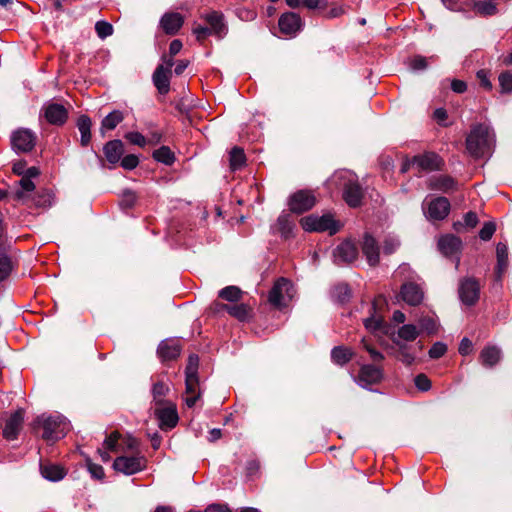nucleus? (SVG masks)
<instances>
[{
    "instance_id": "54",
    "label": "nucleus",
    "mask_w": 512,
    "mask_h": 512,
    "mask_svg": "<svg viewBox=\"0 0 512 512\" xmlns=\"http://www.w3.org/2000/svg\"><path fill=\"white\" fill-rule=\"evenodd\" d=\"M192 33L196 36V40L199 43H203L208 36L212 35L208 27L202 26L197 23L193 24Z\"/></svg>"
},
{
    "instance_id": "3",
    "label": "nucleus",
    "mask_w": 512,
    "mask_h": 512,
    "mask_svg": "<svg viewBox=\"0 0 512 512\" xmlns=\"http://www.w3.org/2000/svg\"><path fill=\"white\" fill-rule=\"evenodd\" d=\"M301 227L307 232H328L330 235L336 234L340 231L342 224L334 219L330 213L322 216L309 215L300 220Z\"/></svg>"
},
{
    "instance_id": "23",
    "label": "nucleus",
    "mask_w": 512,
    "mask_h": 512,
    "mask_svg": "<svg viewBox=\"0 0 512 512\" xmlns=\"http://www.w3.org/2000/svg\"><path fill=\"white\" fill-rule=\"evenodd\" d=\"M184 24V17L178 12L165 13L160 19V27L167 35H175Z\"/></svg>"
},
{
    "instance_id": "8",
    "label": "nucleus",
    "mask_w": 512,
    "mask_h": 512,
    "mask_svg": "<svg viewBox=\"0 0 512 512\" xmlns=\"http://www.w3.org/2000/svg\"><path fill=\"white\" fill-rule=\"evenodd\" d=\"M384 378L382 366L364 364L360 367L356 382L363 388L381 383Z\"/></svg>"
},
{
    "instance_id": "63",
    "label": "nucleus",
    "mask_w": 512,
    "mask_h": 512,
    "mask_svg": "<svg viewBox=\"0 0 512 512\" xmlns=\"http://www.w3.org/2000/svg\"><path fill=\"white\" fill-rule=\"evenodd\" d=\"M451 89L455 93L462 94L467 91V83L463 80L453 79L451 81Z\"/></svg>"
},
{
    "instance_id": "22",
    "label": "nucleus",
    "mask_w": 512,
    "mask_h": 512,
    "mask_svg": "<svg viewBox=\"0 0 512 512\" xmlns=\"http://www.w3.org/2000/svg\"><path fill=\"white\" fill-rule=\"evenodd\" d=\"M295 223L289 213H281L276 223L272 226L274 234H279L283 239L287 240L294 237Z\"/></svg>"
},
{
    "instance_id": "10",
    "label": "nucleus",
    "mask_w": 512,
    "mask_h": 512,
    "mask_svg": "<svg viewBox=\"0 0 512 512\" xmlns=\"http://www.w3.org/2000/svg\"><path fill=\"white\" fill-rule=\"evenodd\" d=\"M41 111L45 120L51 125L63 126L68 120V109L62 104L47 102Z\"/></svg>"
},
{
    "instance_id": "50",
    "label": "nucleus",
    "mask_w": 512,
    "mask_h": 512,
    "mask_svg": "<svg viewBox=\"0 0 512 512\" xmlns=\"http://www.w3.org/2000/svg\"><path fill=\"white\" fill-rule=\"evenodd\" d=\"M496 231V224L493 221L484 223L479 231V237L483 241H489Z\"/></svg>"
},
{
    "instance_id": "20",
    "label": "nucleus",
    "mask_w": 512,
    "mask_h": 512,
    "mask_svg": "<svg viewBox=\"0 0 512 512\" xmlns=\"http://www.w3.org/2000/svg\"><path fill=\"white\" fill-rule=\"evenodd\" d=\"M364 193L360 184L355 180H349L343 187V199L349 207L356 208L362 204Z\"/></svg>"
},
{
    "instance_id": "46",
    "label": "nucleus",
    "mask_w": 512,
    "mask_h": 512,
    "mask_svg": "<svg viewBox=\"0 0 512 512\" xmlns=\"http://www.w3.org/2000/svg\"><path fill=\"white\" fill-rule=\"evenodd\" d=\"M501 93L512 92V71H504L498 77Z\"/></svg>"
},
{
    "instance_id": "33",
    "label": "nucleus",
    "mask_w": 512,
    "mask_h": 512,
    "mask_svg": "<svg viewBox=\"0 0 512 512\" xmlns=\"http://www.w3.org/2000/svg\"><path fill=\"white\" fill-rule=\"evenodd\" d=\"M501 352L495 346H487L480 352V362L486 367H492L500 360Z\"/></svg>"
},
{
    "instance_id": "55",
    "label": "nucleus",
    "mask_w": 512,
    "mask_h": 512,
    "mask_svg": "<svg viewBox=\"0 0 512 512\" xmlns=\"http://www.w3.org/2000/svg\"><path fill=\"white\" fill-rule=\"evenodd\" d=\"M447 352V346L442 342H436L429 349V357L432 359H439Z\"/></svg>"
},
{
    "instance_id": "18",
    "label": "nucleus",
    "mask_w": 512,
    "mask_h": 512,
    "mask_svg": "<svg viewBox=\"0 0 512 512\" xmlns=\"http://www.w3.org/2000/svg\"><path fill=\"white\" fill-rule=\"evenodd\" d=\"M24 422V410L22 408L13 412L6 420L3 428V437L8 441L17 439Z\"/></svg>"
},
{
    "instance_id": "61",
    "label": "nucleus",
    "mask_w": 512,
    "mask_h": 512,
    "mask_svg": "<svg viewBox=\"0 0 512 512\" xmlns=\"http://www.w3.org/2000/svg\"><path fill=\"white\" fill-rule=\"evenodd\" d=\"M472 349H473L472 341L470 339H468L467 337H464L459 344V348H458L459 353L461 355L465 356V355L470 354L472 352Z\"/></svg>"
},
{
    "instance_id": "44",
    "label": "nucleus",
    "mask_w": 512,
    "mask_h": 512,
    "mask_svg": "<svg viewBox=\"0 0 512 512\" xmlns=\"http://www.w3.org/2000/svg\"><path fill=\"white\" fill-rule=\"evenodd\" d=\"M419 325L422 331L429 335L436 334L438 331L437 321L430 316H424L419 319Z\"/></svg>"
},
{
    "instance_id": "27",
    "label": "nucleus",
    "mask_w": 512,
    "mask_h": 512,
    "mask_svg": "<svg viewBox=\"0 0 512 512\" xmlns=\"http://www.w3.org/2000/svg\"><path fill=\"white\" fill-rule=\"evenodd\" d=\"M171 70L159 65L153 73V83L158 92L166 95L170 90Z\"/></svg>"
},
{
    "instance_id": "24",
    "label": "nucleus",
    "mask_w": 512,
    "mask_h": 512,
    "mask_svg": "<svg viewBox=\"0 0 512 512\" xmlns=\"http://www.w3.org/2000/svg\"><path fill=\"white\" fill-rule=\"evenodd\" d=\"M461 247V239L452 234L444 235L438 241V248L446 257L458 256Z\"/></svg>"
},
{
    "instance_id": "2",
    "label": "nucleus",
    "mask_w": 512,
    "mask_h": 512,
    "mask_svg": "<svg viewBox=\"0 0 512 512\" xmlns=\"http://www.w3.org/2000/svg\"><path fill=\"white\" fill-rule=\"evenodd\" d=\"M199 357L191 354L188 357L185 368V395L184 401L189 408H192L201 396L198 377Z\"/></svg>"
},
{
    "instance_id": "29",
    "label": "nucleus",
    "mask_w": 512,
    "mask_h": 512,
    "mask_svg": "<svg viewBox=\"0 0 512 512\" xmlns=\"http://www.w3.org/2000/svg\"><path fill=\"white\" fill-rule=\"evenodd\" d=\"M41 475L49 481H60L67 475V469L55 463H44L40 465Z\"/></svg>"
},
{
    "instance_id": "48",
    "label": "nucleus",
    "mask_w": 512,
    "mask_h": 512,
    "mask_svg": "<svg viewBox=\"0 0 512 512\" xmlns=\"http://www.w3.org/2000/svg\"><path fill=\"white\" fill-rule=\"evenodd\" d=\"M137 201V195L132 190H125L121 196L120 206L122 209H131Z\"/></svg>"
},
{
    "instance_id": "43",
    "label": "nucleus",
    "mask_w": 512,
    "mask_h": 512,
    "mask_svg": "<svg viewBox=\"0 0 512 512\" xmlns=\"http://www.w3.org/2000/svg\"><path fill=\"white\" fill-rule=\"evenodd\" d=\"M13 269L14 264L12 259L5 254L0 255V282L6 280Z\"/></svg>"
},
{
    "instance_id": "49",
    "label": "nucleus",
    "mask_w": 512,
    "mask_h": 512,
    "mask_svg": "<svg viewBox=\"0 0 512 512\" xmlns=\"http://www.w3.org/2000/svg\"><path fill=\"white\" fill-rule=\"evenodd\" d=\"M121 438V434L118 431H113L110 435L106 437L104 440L103 446L104 449L112 452L117 451L118 441Z\"/></svg>"
},
{
    "instance_id": "36",
    "label": "nucleus",
    "mask_w": 512,
    "mask_h": 512,
    "mask_svg": "<svg viewBox=\"0 0 512 512\" xmlns=\"http://www.w3.org/2000/svg\"><path fill=\"white\" fill-rule=\"evenodd\" d=\"M393 343L398 347L397 352L394 354L395 357L407 366H410L415 361V355L409 351L407 344L394 339Z\"/></svg>"
},
{
    "instance_id": "42",
    "label": "nucleus",
    "mask_w": 512,
    "mask_h": 512,
    "mask_svg": "<svg viewBox=\"0 0 512 512\" xmlns=\"http://www.w3.org/2000/svg\"><path fill=\"white\" fill-rule=\"evenodd\" d=\"M479 222L478 216L475 212L469 211L463 217V222L454 223V229L457 232H460V228L466 227L469 229H473L477 226Z\"/></svg>"
},
{
    "instance_id": "7",
    "label": "nucleus",
    "mask_w": 512,
    "mask_h": 512,
    "mask_svg": "<svg viewBox=\"0 0 512 512\" xmlns=\"http://www.w3.org/2000/svg\"><path fill=\"white\" fill-rule=\"evenodd\" d=\"M36 141L37 135L28 128H18L10 136L11 147L17 153L32 151Z\"/></svg>"
},
{
    "instance_id": "34",
    "label": "nucleus",
    "mask_w": 512,
    "mask_h": 512,
    "mask_svg": "<svg viewBox=\"0 0 512 512\" xmlns=\"http://www.w3.org/2000/svg\"><path fill=\"white\" fill-rule=\"evenodd\" d=\"M223 307L225 308V311L229 313V315L242 322L249 319L252 311L251 307L245 303Z\"/></svg>"
},
{
    "instance_id": "28",
    "label": "nucleus",
    "mask_w": 512,
    "mask_h": 512,
    "mask_svg": "<svg viewBox=\"0 0 512 512\" xmlns=\"http://www.w3.org/2000/svg\"><path fill=\"white\" fill-rule=\"evenodd\" d=\"M103 153L110 164H117L124 154V144L121 140L108 141L103 147Z\"/></svg>"
},
{
    "instance_id": "13",
    "label": "nucleus",
    "mask_w": 512,
    "mask_h": 512,
    "mask_svg": "<svg viewBox=\"0 0 512 512\" xmlns=\"http://www.w3.org/2000/svg\"><path fill=\"white\" fill-rule=\"evenodd\" d=\"M201 18L209 25L208 29L213 36L222 39L227 35L228 26L222 12L211 11L201 15Z\"/></svg>"
},
{
    "instance_id": "16",
    "label": "nucleus",
    "mask_w": 512,
    "mask_h": 512,
    "mask_svg": "<svg viewBox=\"0 0 512 512\" xmlns=\"http://www.w3.org/2000/svg\"><path fill=\"white\" fill-rule=\"evenodd\" d=\"M450 207V202L446 197H436L428 203L426 216L432 221L443 220L448 216Z\"/></svg>"
},
{
    "instance_id": "45",
    "label": "nucleus",
    "mask_w": 512,
    "mask_h": 512,
    "mask_svg": "<svg viewBox=\"0 0 512 512\" xmlns=\"http://www.w3.org/2000/svg\"><path fill=\"white\" fill-rule=\"evenodd\" d=\"M168 392L169 387L167 384H165L163 381L156 382L152 388V395L154 400L156 401V404H163L162 398L165 397Z\"/></svg>"
},
{
    "instance_id": "26",
    "label": "nucleus",
    "mask_w": 512,
    "mask_h": 512,
    "mask_svg": "<svg viewBox=\"0 0 512 512\" xmlns=\"http://www.w3.org/2000/svg\"><path fill=\"white\" fill-rule=\"evenodd\" d=\"M428 188L443 193H451L458 189L457 181L448 175L432 177L428 182Z\"/></svg>"
},
{
    "instance_id": "56",
    "label": "nucleus",
    "mask_w": 512,
    "mask_h": 512,
    "mask_svg": "<svg viewBox=\"0 0 512 512\" xmlns=\"http://www.w3.org/2000/svg\"><path fill=\"white\" fill-rule=\"evenodd\" d=\"M362 344L364 349L369 353L373 362L379 363L384 360V355L377 351L371 344L367 343L365 338L362 339Z\"/></svg>"
},
{
    "instance_id": "64",
    "label": "nucleus",
    "mask_w": 512,
    "mask_h": 512,
    "mask_svg": "<svg viewBox=\"0 0 512 512\" xmlns=\"http://www.w3.org/2000/svg\"><path fill=\"white\" fill-rule=\"evenodd\" d=\"M205 512H231L227 504H210L206 507Z\"/></svg>"
},
{
    "instance_id": "31",
    "label": "nucleus",
    "mask_w": 512,
    "mask_h": 512,
    "mask_svg": "<svg viewBox=\"0 0 512 512\" xmlns=\"http://www.w3.org/2000/svg\"><path fill=\"white\" fill-rule=\"evenodd\" d=\"M77 128L81 134L80 144L82 147H86L91 142V127L92 121L91 118L87 115H81L77 119Z\"/></svg>"
},
{
    "instance_id": "32",
    "label": "nucleus",
    "mask_w": 512,
    "mask_h": 512,
    "mask_svg": "<svg viewBox=\"0 0 512 512\" xmlns=\"http://www.w3.org/2000/svg\"><path fill=\"white\" fill-rule=\"evenodd\" d=\"M473 10L483 17L494 16L498 13L496 0H474Z\"/></svg>"
},
{
    "instance_id": "19",
    "label": "nucleus",
    "mask_w": 512,
    "mask_h": 512,
    "mask_svg": "<svg viewBox=\"0 0 512 512\" xmlns=\"http://www.w3.org/2000/svg\"><path fill=\"white\" fill-rule=\"evenodd\" d=\"M182 346L178 339L170 338L160 342L157 348V354L161 361H172L179 357Z\"/></svg>"
},
{
    "instance_id": "41",
    "label": "nucleus",
    "mask_w": 512,
    "mask_h": 512,
    "mask_svg": "<svg viewBox=\"0 0 512 512\" xmlns=\"http://www.w3.org/2000/svg\"><path fill=\"white\" fill-rule=\"evenodd\" d=\"M398 337L404 341H414L419 336V330L413 324H405L398 329Z\"/></svg>"
},
{
    "instance_id": "58",
    "label": "nucleus",
    "mask_w": 512,
    "mask_h": 512,
    "mask_svg": "<svg viewBox=\"0 0 512 512\" xmlns=\"http://www.w3.org/2000/svg\"><path fill=\"white\" fill-rule=\"evenodd\" d=\"M428 67V58L416 55L410 60V68L413 70H424Z\"/></svg>"
},
{
    "instance_id": "47",
    "label": "nucleus",
    "mask_w": 512,
    "mask_h": 512,
    "mask_svg": "<svg viewBox=\"0 0 512 512\" xmlns=\"http://www.w3.org/2000/svg\"><path fill=\"white\" fill-rule=\"evenodd\" d=\"M95 31L99 38L105 39L113 34V26L107 21H97Z\"/></svg>"
},
{
    "instance_id": "25",
    "label": "nucleus",
    "mask_w": 512,
    "mask_h": 512,
    "mask_svg": "<svg viewBox=\"0 0 512 512\" xmlns=\"http://www.w3.org/2000/svg\"><path fill=\"white\" fill-rule=\"evenodd\" d=\"M362 252L370 266H376L379 263V246L376 239L369 233L364 234Z\"/></svg>"
},
{
    "instance_id": "60",
    "label": "nucleus",
    "mask_w": 512,
    "mask_h": 512,
    "mask_svg": "<svg viewBox=\"0 0 512 512\" xmlns=\"http://www.w3.org/2000/svg\"><path fill=\"white\" fill-rule=\"evenodd\" d=\"M399 246V242L393 238H387L383 243V251L385 254H392Z\"/></svg>"
},
{
    "instance_id": "62",
    "label": "nucleus",
    "mask_w": 512,
    "mask_h": 512,
    "mask_svg": "<svg viewBox=\"0 0 512 512\" xmlns=\"http://www.w3.org/2000/svg\"><path fill=\"white\" fill-rule=\"evenodd\" d=\"M51 194L48 192H43L41 194H38L37 198L35 199L36 206L39 207H45L51 205Z\"/></svg>"
},
{
    "instance_id": "5",
    "label": "nucleus",
    "mask_w": 512,
    "mask_h": 512,
    "mask_svg": "<svg viewBox=\"0 0 512 512\" xmlns=\"http://www.w3.org/2000/svg\"><path fill=\"white\" fill-rule=\"evenodd\" d=\"M37 422L43 428L42 438L46 441H57L68 431V424L58 416L39 417Z\"/></svg>"
},
{
    "instance_id": "14",
    "label": "nucleus",
    "mask_w": 512,
    "mask_h": 512,
    "mask_svg": "<svg viewBox=\"0 0 512 512\" xmlns=\"http://www.w3.org/2000/svg\"><path fill=\"white\" fill-rule=\"evenodd\" d=\"M458 292L461 301L467 306H472L479 299L480 285L476 279L466 278L460 282Z\"/></svg>"
},
{
    "instance_id": "21",
    "label": "nucleus",
    "mask_w": 512,
    "mask_h": 512,
    "mask_svg": "<svg viewBox=\"0 0 512 512\" xmlns=\"http://www.w3.org/2000/svg\"><path fill=\"white\" fill-rule=\"evenodd\" d=\"M400 294L403 301L410 306L420 305L424 298L423 289L420 285L413 282L404 283L401 286Z\"/></svg>"
},
{
    "instance_id": "39",
    "label": "nucleus",
    "mask_w": 512,
    "mask_h": 512,
    "mask_svg": "<svg viewBox=\"0 0 512 512\" xmlns=\"http://www.w3.org/2000/svg\"><path fill=\"white\" fill-rule=\"evenodd\" d=\"M152 157L157 162L171 166L175 160V154L168 146H161L160 148L153 151Z\"/></svg>"
},
{
    "instance_id": "6",
    "label": "nucleus",
    "mask_w": 512,
    "mask_h": 512,
    "mask_svg": "<svg viewBox=\"0 0 512 512\" xmlns=\"http://www.w3.org/2000/svg\"><path fill=\"white\" fill-rule=\"evenodd\" d=\"M317 203L312 190L302 189L294 192L288 199V207L292 213L302 214L311 210Z\"/></svg>"
},
{
    "instance_id": "40",
    "label": "nucleus",
    "mask_w": 512,
    "mask_h": 512,
    "mask_svg": "<svg viewBox=\"0 0 512 512\" xmlns=\"http://www.w3.org/2000/svg\"><path fill=\"white\" fill-rule=\"evenodd\" d=\"M243 291L237 286H226L218 292V297L228 302H238L242 299Z\"/></svg>"
},
{
    "instance_id": "30",
    "label": "nucleus",
    "mask_w": 512,
    "mask_h": 512,
    "mask_svg": "<svg viewBox=\"0 0 512 512\" xmlns=\"http://www.w3.org/2000/svg\"><path fill=\"white\" fill-rule=\"evenodd\" d=\"M496 258L495 274L497 280H501L508 267V247L505 243L499 242L496 245Z\"/></svg>"
},
{
    "instance_id": "17",
    "label": "nucleus",
    "mask_w": 512,
    "mask_h": 512,
    "mask_svg": "<svg viewBox=\"0 0 512 512\" xmlns=\"http://www.w3.org/2000/svg\"><path fill=\"white\" fill-rule=\"evenodd\" d=\"M334 262L337 265L349 264L355 261L358 257V248L350 240L340 243L333 252Z\"/></svg>"
},
{
    "instance_id": "51",
    "label": "nucleus",
    "mask_w": 512,
    "mask_h": 512,
    "mask_svg": "<svg viewBox=\"0 0 512 512\" xmlns=\"http://www.w3.org/2000/svg\"><path fill=\"white\" fill-rule=\"evenodd\" d=\"M124 137L131 144L137 145L139 147H144L147 144L146 137L137 131L128 132Z\"/></svg>"
},
{
    "instance_id": "4",
    "label": "nucleus",
    "mask_w": 512,
    "mask_h": 512,
    "mask_svg": "<svg viewBox=\"0 0 512 512\" xmlns=\"http://www.w3.org/2000/svg\"><path fill=\"white\" fill-rule=\"evenodd\" d=\"M294 286L292 282L285 278H278L268 293V302L276 309H282L287 302L293 298Z\"/></svg>"
},
{
    "instance_id": "53",
    "label": "nucleus",
    "mask_w": 512,
    "mask_h": 512,
    "mask_svg": "<svg viewBox=\"0 0 512 512\" xmlns=\"http://www.w3.org/2000/svg\"><path fill=\"white\" fill-rule=\"evenodd\" d=\"M87 469L94 479L102 480L105 476L104 469L101 465L93 463L90 459L86 460Z\"/></svg>"
},
{
    "instance_id": "11",
    "label": "nucleus",
    "mask_w": 512,
    "mask_h": 512,
    "mask_svg": "<svg viewBox=\"0 0 512 512\" xmlns=\"http://www.w3.org/2000/svg\"><path fill=\"white\" fill-rule=\"evenodd\" d=\"M303 25L300 15L294 12L283 13L278 20L281 33L290 38L295 37L302 30Z\"/></svg>"
},
{
    "instance_id": "12",
    "label": "nucleus",
    "mask_w": 512,
    "mask_h": 512,
    "mask_svg": "<svg viewBox=\"0 0 512 512\" xmlns=\"http://www.w3.org/2000/svg\"><path fill=\"white\" fill-rule=\"evenodd\" d=\"M155 417L159 421V427L161 430L173 429L179 421L176 405L173 403H167L164 407H158L154 411Z\"/></svg>"
},
{
    "instance_id": "1",
    "label": "nucleus",
    "mask_w": 512,
    "mask_h": 512,
    "mask_svg": "<svg viewBox=\"0 0 512 512\" xmlns=\"http://www.w3.org/2000/svg\"><path fill=\"white\" fill-rule=\"evenodd\" d=\"M466 150L475 159L490 156L495 147V134L489 126L479 123L471 127L466 137Z\"/></svg>"
},
{
    "instance_id": "9",
    "label": "nucleus",
    "mask_w": 512,
    "mask_h": 512,
    "mask_svg": "<svg viewBox=\"0 0 512 512\" xmlns=\"http://www.w3.org/2000/svg\"><path fill=\"white\" fill-rule=\"evenodd\" d=\"M113 468L125 475H132L146 468V459L143 456H119L114 460Z\"/></svg>"
},
{
    "instance_id": "52",
    "label": "nucleus",
    "mask_w": 512,
    "mask_h": 512,
    "mask_svg": "<svg viewBox=\"0 0 512 512\" xmlns=\"http://www.w3.org/2000/svg\"><path fill=\"white\" fill-rule=\"evenodd\" d=\"M120 165L125 170H133L139 165V158L134 154H129L120 159Z\"/></svg>"
},
{
    "instance_id": "57",
    "label": "nucleus",
    "mask_w": 512,
    "mask_h": 512,
    "mask_svg": "<svg viewBox=\"0 0 512 512\" xmlns=\"http://www.w3.org/2000/svg\"><path fill=\"white\" fill-rule=\"evenodd\" d=\"M415 386L423 392L428 391L432 384L430 379L423 373L418 374L414 379Z\"/></svg>"
},
{
    "instance_id": "35",
    "label": "nucleus",
    "mask_w": 512,
    "mask_h": 512,
    "mask_svg": "<svg viewBox=\"0 0 512 512\" xmlns=\"http://www.w3.org/2000/svg\"><path fill=\"white\" fill-rule=\"evenodd\" d=\"M353 351L345 346H336L331 351L332 361L340 366L347 364L353 358Z\"/></svg>"
},
{
    "instance_id": "37",
    "label": "nucleus",
    "mask_w": 512,
    "mask_h": 512,
    "mask_svg": "<svg viewBox=\"0 0 512 512\" xmlns=\"http://www.w3.org/2000/svg\"><path fill=\"white\" fill-rule=\"evenodd\" d=\"M246 163L244 150L238 146L231 149L229 153V165L232 171L241 169Z\"/></svg>"
},
{
    "instance_id": "38",
    "label": "nucleus",
    "mask_w": 512,
    "mask_h": 512,
    "mask_svg": "<svg viewBox=\"0 0 512 512\" xmlns=\"http://www.w3.org/2000/svg\"><path fill=\"white\" fill-rule=\"evenodd\" d=\"M124 120V114L120 110H113L101 122V131L113 130Z\"/></svg>"
},
{
    "instance_id": "15",
    "label": "nucleus",
    "mask_w": 512,
    "mask_h": 512,
    "mask_svg": "<svg viewBox=\"0 0 512 512\" xmlns=\"http://www.w3.org/2000/svg\"><path fill=\"white\" fill-rule=\"evenodd\" d=\"M412 165L416 166L418 171H435L440 170L443 165L442 158L434 152H425L415 155L412 158Z\"/></svg>"
},
{
    "instance_id": "59",
    "label": "nucleus",
    "mask_w": 512,
    "mask_h": 512,
    "mask_svg": "<svg viewBox=\"0 0 512 512\" xmlns=\"http://www.w3.org/2000/svg\"><path fill=\"white\" fill-rule=\"evenodd\" d=\"M476 77L479 80L481 87L488 91L492 89V83L489 79V71L485 69H480L479 71H477Z\"/></svg>"
}]
</instances>
